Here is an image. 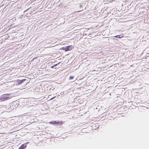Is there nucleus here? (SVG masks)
I'll return each mask as SVG.
<instances>
[{
  "mask_svg": "<svg viewBox=\"0 0 149 149\" xmlns=\"http://www.w3.org/2000/svg\"><path fill=\"white\" fill-rule=\"evenodd\" d=\"M26 80V79H24L22 80L18 79L17 80V82L18 83V85H20L25 81Z\"/></svg>",
  "mask_w": 149,
  "mask_h": 149,
  "instance_id": "obj_1",
  "label": "nucleus"
},
{
  "mask_svg": "<svg viewBox=\"0 0 149 149\" xmlns=\"http://www.w3.org/2000/svg\"><path fill=\"white\" fill-rule=\"evenodd\" d=\"M7 96L8 95H4L2 96V97L1 98V100H5L8 98Z\"/></svg>",
  "mask_w": 149,
  "mask_h": 149,
  "instance_id": "obj_2",
  "label": "nucleus"
},
{
  "mask_svg": "<svg viewBox=\"0 0 149 149\" xmlns=\"http://www.w3.org/2000/svg\"><path fill=\"white\" fill-rule=\"evenodd\" d=\"M67 48L68 51L72 50L74 48V47L72 45H71L67 46Z\"/></svg>",
  "mask_w": 149,
  "mask_h": 149,
  "instance_id": "obj_3",
  "label": "nucleus"
},
{
  "mask_svg": "<svg viewBox=\"0 0 149 149\" xmlns=\"http://www.w3.org/2000/svg\"><path fill=\"white\" fill-rule=\"evenodd\" d=\"M26 147V146L24 144L22 145L18 149H24Z\"/></svg>",
  "mask_w": 149,
  "mask_h": 149,
  "instance_id": "obj_4",
  "label": "nucleus"
},
{
  "mask_svg": "<svg viewBox=\"0 0 149 149\" xmlns=\"http://www.w3.org/2000/svg\"><path fill=\"white\" fill-rule=\"evenodd\" d=\"M63 123V122L62 121H56V124H59L60 125H62Z\"/></svg>",
  "mask_w": 149,
  "mask_h": 149,
  "instance_id": "obj_5",
  "label": "nucleus"
},
{
  "mask_svg": "<svg viewBox=\"0 0 149 149\" xmlns=\"http://www.w3.org/2000/svg\"><path fill=\"white\" fill-rule=\"evenodd\" d=\"M49 123L50 124H53V125H55L56 124V121H51L49 122Z\"/></svg>",
  "mask_w": 149,
  "mask_h": 149,
  "instance_id": "obj_6",
  "label": "nucleus"
},
{
  "mask_svg": "<svg viewBox=\"0 0 149 149\" xmlns=\"http://www.w3.org/2000/svg\"><path fill=\"white\" fill-rule=\"evenodd\" d=\"M114 37L115 38H122L123 37V36L122 35H117L114 36Z\"/></svg>",
  "mask_w": 149,
  "mask_h": 149,
  "instance_id": "obj_7",
  "label": "nucleus"
},
{
  "mask_svg": "<svg viewBox=\"0 0 149 149\" xmlns=\"http://www.w3.org/2000/svg\"><path fill=\"white\" fill-rule=\"evenodd\" d=\"M62 49L65 50V52L67 51V47H63L61 48Z\"/></svg>",
  "mask_w": 149,
  "mask_h": 149,
  "instance_id": "obj_8",
  "label": "nucleus"
},
{
  "mask_svg": "<svg viewBox=\"0 0 149 149\" xmlns=\"http://www.w3.org/2000/svg\"><path fill=\"white\" fill-rule=\"evenodd\" d=\"M74 78V77L72 76H70L69 77L70 79H72Z\"/></svg>",
  "mask_w": 149,
  "mask_h": 149,
  "instance_id": "obj_9",
  "label": "nucleus"
},
{
  "mask_svg": "<svg viewBox=\"0 0 149 149\" xmlns=\"http://www.w3.org/2000/svg\"><path fill=\"white\" fill-rule=\"evenodd\" d=\"M55 97H52V98H51L50 99V100H52L53 99H54Z\"/></svg>",
  "mask_w": 149,
  "mask_h": 149,
  "instance_id": "obj_10",
  "label": "nucleus"
},
{
  "mask_svg": "<svg viewBox=\"0 0 149 149\" xmlns=\"http://www.w3.org/2000/svg\"><path fill=\"white\" fill-rule=\"evenodd\" d=\"M54 65H53V66H52L51 67V68H54Z\"/></svg>",
  "mask_w": 149,
  "mask_h": 149,
  "instance_id": "obj_11",
  "label": "nucleus"
},
{
  "mask_svg": "<svg viewBox=\"0 0 149 149\" xmlns=\"http://www.w3.org/2000/svg\"><path fill=\"white\" fill-rule=\"evenodd\" d=\"M58 64H55L54 65V67L55 66H56Z\"/></svg>",
  "mask_w": 149,
  "mask_h": 149,
  "instance_id": "obj_12",
  "label": "nucleus"
}]
</instances>
